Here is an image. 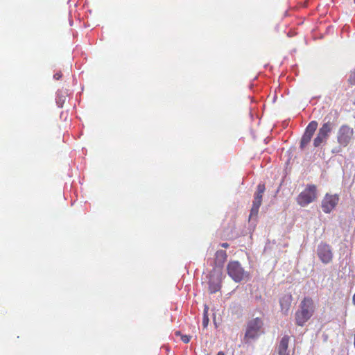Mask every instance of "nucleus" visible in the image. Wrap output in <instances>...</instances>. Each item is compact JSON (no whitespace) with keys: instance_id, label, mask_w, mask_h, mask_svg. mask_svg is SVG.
Returning <instances> with one entry per match:
<instances>
[{"instance_id":"f257e3e1","label":"nucleus","mask_w":355,"mask_h":355,"mask_svg":"<svg viewBox=\"0 0 355 355\" xmlns=\"http://www.w3.org/2000/svg\"><path fill=\"white\" fill-rule=\"evenodd\" d=\"M315 304L310 297H305L301 301L299 309L295 312V319L297 325L302 327L313 316Z\"/></svg>"},{"instance_id":"f03ea898","label":"nucleus","mask_w":355,"mask_h":355,"mask_svg":"<svg viewBox=\"0 0 355 355\" xmlns=\"http://www.w3.org/2000/svg\"><path fill=\"white\" fill-rule=\"evenodd\" d=\"M317 198V189L314 184H308L297 198V203L305 207L315 201Z\"/></svg>"},{"instance_id":"7ed1b4c3","label":"nucleus","mask_w":355,"mask_h":355,"mask_svg":"<svg viewBox=\"0 0 355 355\" xmlns=\"http://www.w3.org/2000/svg\"><path fill=\"white\" fill-rule=\"evenodd\" d=\"M263 324V321L259 318L250 320L247 324L245 338L254 339L257 338L261 333Z\"/></svg>"},{"instance_id":"20e7f679","label":"nucleus","mask_w":355,"mask_h":355,"mask_svg":"<svg viewBox=\"0 0 355 355\" xmlns=\"http://www.w3.org/2000/svg\"><path fill=\"white\" fill-rule=\"evenodd\" d=\"M227 270L229 276L236 282H240L245 278V272L238 261H230Z\"/></svg>"},{"instance_id":"39448f33","label":"nucleus","mask_w":355,"mask_h":355,"mask_svg":"<svg viewBox=\"0 0 355 355\" xmlns=\"http://www.w3.org/2000/svg\"><path fill=\"white\" fill-rule=\"evenodd\" d=\"M334 127L333 122L330 120L324 123L322 127L319 129L316 137L313 140V145L315 147L320 146L323 142H325L329 137V134L331 132Z\"/></svg>"},{"instance_id":"423d86ee","label":"nucleus","mask_w":355,"mask_h":355,"mask_svg":"<svg viewBox=\"0 0 355 355\" xmlns=\"http://www.w3.org/2000/svg\"><path fill=\"white\" fill-rule=\"evenodd\" d=\"M265 189L264 184L260 183L257 185V191L254 193L252 206L250 210V218L257 216L262 202V197Z\"/></svg>"},{"instance_id":"0eeeda50","label":"nucleus","mask_w":355,"mask_h":355,"mask_svg":"<svg viewBox=\"0 0 355 355\" xmlns=\"http://www.w3.org/2000/svg\"><path fill=\"white\" fill-rule=\"evenodd\" d=\"M317 254L323 263H329L333 259V252L331 246L327 243H321L317 248Z\"/></svg>"},{"instance_id":"6e6552de","label":"nucleus","mask_w":355,"mask_h":355,"mask_svg":"<svg viewBox=\"0 0 355 355\" xmlns=\"http://www.w3.org/2000/svg\"><path fill=\"white\" fill-rule=\"evenodd\" d=\"M354 134L353 129L347 125H343L338 132V142L343 146H347L349 143Z\"/></svg>"},{"instance_id":"1a4fd4ad","label":"nucleus","mask_w":355,"mask_h":355,"mask_svg":"<svg viewBox=\"0 0 355 355\" xmlns=\"http://www.w3.org/2000/svg\"><path fill=\"white\" fill-rule=\"evenodd\" d=\"M339 198L337 195L326 194L322 201V209L324 213H330L337 205Z\"/></svg>"},{"instance_id":"9d476101","label":"nucleus","mask_w":355,"mask_h":355,"mask_svg":"<svg viewBox=\"0 0 355 355\" xmlns=\"http://www.w3.org/2000/svg\"><path fill=\"white\" fill-rule=\"evenodd\" d=\"M292 300L293 297L291 293L285 294L280 298L279 304L281 306V311L284 315L288 314L291 306Z\"/></svg>"},{"instance_id":"9b49d317","label":"nucleus","mask_w":355,"mask_h":355,"mask_svg":"<svg viewBox=\"0 0 355 355\" xmlns=\"http://www.w3.org/2000/svg\"><path fill=\"white\" fill-rule=\"evenodd\" d=\"M221 288V278L220 275L214 277L211 275L209 281V291L211 293H215Z\"/></svg>"},{"instance_id":"f8f14e48","label":"nucleus","mask_w":355,"mask_h":355,"mask_svg":"<svg viewBox=\"0 0 355 355\" xmlns=\"http://www.w3.org/2000/svg\"><path fill=\"white\" fill-rule=\"evenodd\" d=\"M290 337L288 336H284L280 340L278 346V354L279 355H288V347Z\"/></svg>"},{"instance_id":"ddd939ff","label":"nucleus","mask_w":355,"mask_h":355,"mask_svg":"<svg viewBox=\"0 0 355 355\" xmlns=\"http://www.w3.org/2000/svg\"><path fill=\"white\" fill-rule=\"evenodd\" d=\"M312 137L313 135L304 132L300 141V148L302 149L304 148L306 146V145L310 142Z\"/></svg>"},{"instance_id":"4468645a","label":"nucleus","mask_w":355,"mask_h":355,"mask_svg":"<svg viewBox=\"0 0 355 355\" xmlns=\"http://www.w3.org/2000/svg\"><path fill=\"white\" fill-rule=\"evenodd\" d=\"M318 122L315 121H311L309 125H307V127L305 129V132H307V133H309L311 135H313L314 134L315 131L316 130L317 128H318Z\"/></svg>"},{"instance_id":"2eb2a0df","label":"nucleus","mask_w":355,"mask_h":355,"mask_svg":"<svg viewBox=\"0 0 355 355\" xmlns=\"http://www.w3.org/2000/svg\"><path fill=\"white\" fill-rule=\"evenodd\" d=\"M227 259L226 252L224 250H218L216 252V259L221 263H224Z\"/></svg>"},{"instance_id":"dca6fc26","label":"nucleus","mask_w":355,"mask_h":355,"mask_svg":"<svg viewBox=\"0 0 355 355\" xmlns=\"http://www.w3.org/2000/svg\"><path fill=\"white\" fill-rule=\"evenodd\" d=\"M208 306H205L204 313H203V318H202V325L204 327H206L208 325L209 323V318H208Z\"/></svg>"},{"instance_id":"f3484780","label":"nucleus","mask_w":355,"mask_h":355,"mask_svg":"<svg viewBox=\"0 0 355 355\" xmlns=\"http://www.w3.org/2000/svg\"><path fill=\"white\" fill-rule=\"evenodd\" d=\"M175 334V335L180 336L181 337V340L184 343H188L191 340V337L189 336L182 335L180 331H176Z\"/></svg>"},{"instance_id":"a211bd4d","label":"nucleus","mask_w":355,"mask_h":355,"mask_svg":"<svg viewBox=\"0 0 355 355\" xmlns=\"http://www.w3.org/2000/svg\"><path fill=\"white\" fill-rule=\"evenodd\" d=\"M348 81L351 85H355V70L351 72Z\"/></svg>"},{"instance_id":"6ab92c4d","label":"nucleus","mask_w":355,"mask_h":355,"mask_svg":"<svg viewBox=\"0 0 355 355\" xmlns=\"http://www.w3.org/2000/svg\"><path fill=\"white\" fill-rule=\"evenodd\" d=\"M62 76V74L61 72H58V73L54 74L53 78L55 80H60Z\"/></svg>"},{"instance_id":"aec40b11","label":"nucleus","mask_w":355,"mask_h":355,"mask_svg":"<svg viewBox=\"0 0 355 355\" xmlns=\"http://www.w3.org/2000/svg\"><path fill=\"white\" fill-rule=\"evenodd\" d=\"M220 246L224 248H227L229 247V244L227 243H223L220 244Z\"/></svg>"},{"instance_id":"412c9836","label":"nucleus","mask_w":355,"mask_h":355,"mask_svg":"<svg viewBox=\"0 0 355 355\" xmlns=\"http://www.w3.org/2000/svg\"><path fill=\"white\" fill-rule=\"evenodd\" d=\"M216 355H225V353H224L223 352H222V351H220V352H218L217 353V354H216Z\"/></svg>"},{"instance_id":"4be33fe9","label":"nucleus","mask_w":355,"mask_h":355,"mask_svg":"<svg viewBox=\"0 0 355 355\" xmlns=\"http://www.w3.org/2000/svg\"><path fill=\"white\" fill-rule=\"evenodd\" d=\"M352 300H353V303H354V304L355 305V293H354V295H353Z\"/></svg>"}]
</instances>
